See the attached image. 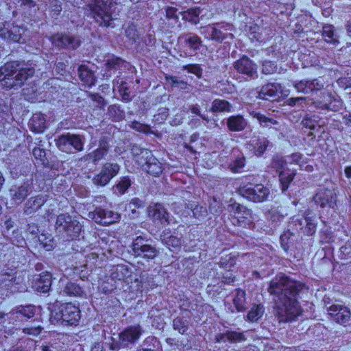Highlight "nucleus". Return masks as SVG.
I'll list each match as a JSON object with an SVG mask.
<instances>
[{"instance_id": "f257e3e1", "label": "nucleus", "mask_w": 351, "mask_h": 351, "mask_svg": "<svg viewBox=\"0 0 351 351\" xmlns=\"http://www.w3.org/2000/svg\"><path fill=\"white\" fill-rule=\"evenodd\" d=\"M304 288V284L282 274L271 280L267 291L273 296L280 322L293 321L301 314L298 295Z\"/></svg>"}, {"instance_id": "f03ea898", "label": "nucleus", "mask_w": 351, "mask_h": 351, "mask_svg": "<svg viewBox=\"0 0 351 351\" xmlns=\"http://www.w3.org/2000/svg\"><path fill=\"white\" fill-rule=\"evenodd\" d=\"M35 70L24 63L10 62L0 67V82L5 88H18L34 74Z\"/></svg>"}, {"instance_id": "7ed1b4c3", "label": "nucleus", "mask_w": 351, "mask_h": 351, "mask_svg": "<svg viewBox=\"0 0 351 351\" xmlns=\"http://www.w3.org/2000/svg\"><path fill=\"white\" fill-rule=\"evenodd\" d=\"M117 5V3L112 0H90L86 5L95 22L105 27H110L119 15Z\"/></svg>"}, {"instance_id": "20e7f679", "label": "nucleus", "mask_w": 351, "mask_h": 351, "mask_svg": "<svg viewBox=\"0 0 351 351\" xmlns=\"http://www.w3.org/2000/svg\"><path fill=\"white\" fill-rule=\"evenodd\" d=\"M81 317L79 307L71 302L53 306L51 311L49 321L53 324L76 326Z\"/></svg>"}, {"instance_id": "39448f33", "label": "nucleus", "mask_w": 351, "mask_h": 351, "mask_svg": "<svg viewBox=\"0 0 351 351\" xmlns=\"http://www.w3.org/2000/svg\"><path fill=\"white\" fill-rule=\"evenodd\" d=\"M131 152L138 165L148 174L158 176L162 172V163L154 156L150 150L134 145Z\"/></svg>"}, {"instance_id": "423d86ee", "label": "nucleus", "mask_w": 351, "mask_h": 351, "mask_svg": "<svg viewBox=\"0 0 351 351\" xmlns=\"http://www.w3.org/2000/svg\"><path fill=\"white\" fill-rule=\"evenodd\" d=\"M232 30L233 25L232 24L221 22L202 27L201 33L204 34L206 38L221 43L226 39L232 40L234 38L230 32Z\"/></svg>"}, {"instance_id": "0eeeda50", "label": "nucleus", "mask_w": 351, "mask_h": 351, "mask_svg": "<svg viewBox=\"0 0 351 351\" xmlns=\"http://www.w3.org/2000/svg\"><path fill=\"white\" fill-rule=\"evenodd\" d=\"M228 219L234 226L245 228L252 223V211L245 206L234 202L228 206Z\"/></svg>"}, {"instance_id": "6e6552de", "label": "nucleus", "mask_w": 351, "mask_h": 351, "mask_svg": "<svg viewBox=\"0 0 351 351\" xmlns=\"http://www.w3.org/2000/svg\"><path fill=\"white\" fill-rule=\"evenodd\" d=\"M84 143L85 138L83 136L70 133L62 134L56 140L58 148L66 153L82 152L84 149Z\"/></svg>"}, {"instance_id": "1a4fd4ad", "label": "nucleus", "mask_w": 351, "mask_h": 351, "mask_svg": "<svg viewBox=\"0 0 351 351\" xmlns=\"http://www.w3.org/2000/svg\"><path fill=\"white\" fill-rule=\"evenodd\" d=\"M239 193L243 197L255 203L267 201L271 195L269 187L262 184L243 186L239 189Z\"/></svg>"}, {"instance_id": "9d476101", "label": "nucleus", "mask_w": 351, "mask_h": 351, "mask_svg": "<svg viewBox=\"0 0 351 351\" xmlns=\"http://www.w3.org/2000/svg\"><path fill=\"white\" fill-rule=\"evenodd\" d=\"M232 66L246 81L254 80L258 77V65L247 56L243 55L236 60Z\"/></svg>"}, {"instance_id": "9b49d317", "label": "nucleus", "mask_w": 351, "mask_h": 351, "mask_svg": "<svg viewBox=\"0 0 351 351\" xmlns=\"http://www.w3.org/2000/svg\"><path fill=\"white\" fill-rule=\"evenodd\" d=\"M315 217L307 210L302 216L298 215L291 218L289 227H295L297 230H302L304 234L311 236L316 231Z\"/></svg>"}, {"instance_id": "f8f14e48", "label": "nucleus", "mask_w": 351, "mask_h": 351, "mask_svg": "<svg viewBox=\"0 0 351 351\" xmlns=\"http://www.w3.org/2000/svg\"><path fill=\"white\" fill-rule=\"evenodd\" d=\"M56 226L59 232L65 231L68 236L72 237L71 240H74L75 237H78L82 230L80 223L73 219L69 214L59 215L57 217Z\"/></svg>"}, {"instance_id": "ddd939ff", "label": "nucleus", "mask_w": 351, "mask_h": 351, "mask_svg": "<svg viewBox=\"0 0 351 351\" xmlns=\"http://www.w3.org/2000/svg\"><path fill=\"white\" fill-rule=\"evenodd\" d=\"M120 166L117 163L106 162L100 171L93 176L92 182L97 186H104L118 174Z\"/></svg>"}, {"instance_id": "4468645a", "label": "nucleus", "mask_w": 351, "mask_h": 351, "mask_svg": "<svg viewBox=\"0 0 351 351\" xmlns=\"http://www.w3.org/2000/svg\"><path fill=\"white\" fill-rule=\"evenodd\" d=\"M25 29L10 22L0 23V37L7 41L25 43Z\"/></svg>"}, {"instance_id": "2eb2a0df", "label": "nucleus", "mask_w": 351, "mask_h": 351, "mask_svg": "<svg viewBox=\"0 0 351 351\" xmlns=\"http://www.w3.org/2000/svg\"><path fill=\"white\" fill-rule=\"evenodd\" d=\"M88 217L102 226H108L117 222L121 218L119 213L101 207H97L93 212H89Z\"/></svg>"}, {"instance_id": "dca6fc26", "label": "nucleus", "mask_w": 351, "mask_h": 351, "mask_svg": "<svg viewBox=\"0 0 351 351\" xmlns=\"http://www.w3.org/2000/svg\"><path fill=\"white\" fill-rule=\"evenodd\" d=\"M313 106L322 110L337 112L342 108V101L330 93H322L320 97L313 100Z\"/></svg>"}, {"instance_id": "f3484780", "label": "nucleus", "mask_w": 351, "mask_h": 351, "mask_svg": "<svg viewBox=\"0 0 351 351\" xmlns=\"http://www.w3.org/2000/svg\"><path fill=\"white\" fill-rule=\"evenodd\" d=\"M328 313L334 322L344 325L348 323L351 317L348 307L339 304H334L328 308Z\"/></svg>"}, {"instance_id": "a211bd4d", "label": "nucleus", "mask_w": 351, "mask_h": 351, "mask_svg": "<svg viewBox=\"0 0 351 351\" xmlns=\"http://www.w3.org/2000/svg\"><path fill=\"white\" fill-rule=\"evenodd\" d=\"M110 149V145L108 137L102 136L99 140L98 147L83 157L84 160H90L93 163L97 164L104 159L108 154Z\"/></svg>"}, {"instance_id": "6ab92c4d", "label": "nucleus", "mask_w": 351, "mask_h": 351, "mask_svg": "<svg viewBox=\"0 0 351 351\" xmlns=\"http://www.w3.org/2000/svg\"><path fill=\"white\" fill-rule=\"evenodd\" d=\"M51 40L53 45L61 48L74 49L81 45V40L77 36L66 34H54Z\"/></svg>"}, {"instance_id": "aec40b11", "label": "nucleus", "mask_w": 351, "mask_h": 351, "mask_svg": "<svg viewBox=\"0 0 351 351\" xmlns=\"http://www.w3.org/2000/svg\"><path fill=\"white\" fill-rule=\"evenodd\" d=\"M313 201L315 204L322 208L327 206L330 208H334L336 204V194L330 189H320L313 196Z\"/></svg>"}, {"instance_id": "412c9836", "label": "nucleus", "mask_w": 351, "mask_h": 351, "mask_svg": "<svg viewBox=\"0 0 351 351\" xmlns=\"http://www.w3.org/2000/svg\"><path fill=\"white\" fill-rule=\"evenodd\" d=\"M143 333V328L139 324L127 327L119 334V339L123 347L136 341Z\"/></svg>"}, {"instance_id": "4be33fe9", "label": "nucleus", "mask_w": 351, "mask_h": 351, "mask_svg": "<svg viewBox=\"0 0 351 351\" xmlns=\"http://www.w3.org/2000/svg\"><path fill=\"white\" fill-rule=\"evenodd\" d=\"M32 182L29 181L21 185H13L10 189V197L12 200L21 203L32 193Z\"/></svg>"}, {"instance_id": "5701e85b", "label": "nucleus", "mask_w": 351, "mask_h": 351, "mask_svg": "<svg viewBox=\"0 0 351 351\" xmlns=\"http://www.w3.org/2000/svg\"><path fill=\"white\" fill-rule=\"evenodd\" d=\"M148 215L156 225L169 223V213L161 204H155L148 208Z\"/></svg>"}, {"instance_id": "b1692460", "label": "nucleus", "mask_w": 351, "mask_h": 351, "mask_svg": "<svg viewBox=\"0 0 351 351\" xmlns=\"http://www.w3.org/2000/svg\"><path fill=\"white\" fill-rule=\"evenodd\" d=\"M269 144V140L265 137L254 136L247 143V148L252 151L256 156H261L266 151Z\"/></svg>"}, {"instance_id": "393cba45", "label": "nucleus", "mask_w": 351, "mask_h": 351, "mask_svg": "<svg viewBox=\"0 0 351 351\" xmlns=\"http://www.w3.org/2000/svg\"><path fill=\"white\" fill-rule=\"evenodd\" d=\"M245 166V157L244 154L238 149H233L231 157V162L228 165V168L233 173H241Z\"/></svg>"}, {"instance_id": "a878e982", "label": "nucleus", "mask_w": 351, "mask_h": 351, "mask_svg": "<svg viewBox=\"0 0 351 351\" xmlns=\"http://www.w3.org/2000/svg\"><path fill=\"white\" fill-rule=\"evenodd\" d=\"M179 40L183 42L185 47L194 53H197L202 45L201 38L194 33L182 34L179 37Z\"/></svg>"}, {"instance_id": "bb28decb", "label": "nucleus", "mask_w": 351, "mask_h": 351, "mask_svg": "<svg viewBox=\"0 0 351 351\" xmlns=\"http://www.w3.org/2000/svg\"><path fill=\"white\" fill-rule=\"evenodd\" d=\"M223 121H226L227 128L230 132L243 131L247 125V120L241 114L230 116Z\"/></svg>"}, {"instance_id": "cd10ccee", "label": "nucleus", "mask_w": 351, "mask_h": 351, "mask_svg": "<svg viewBox=\"0 0 351 351\" xmlns=\"http://www.w3.org/2000/svg\"><path fill=\"white\" fill-rule=\"evenodd\" d=\"M51 275L49 272H43L34 284V289L39 293H47L51 285Z\"/></svg>"}, {"instance_id": "c85d7f7f", "label": "nucleus", "mask_w": 351, "mask_h": 351, "mask_svg": "<svg viewBox=\"0 0 351 351\" xmlns=\"http://www.w3.org/2000/svg\"><path fill=\"white\" fill-rule=\"evenodd\" d=\"M132 250L137 256L154 258L157 255L156 248L147 244L140 245V243H132Z\"/></svg>"}, {"instance_id": "c756f323", "label": "nucleus", "mask_w": 351, "mask_h": 351, "mask_svg": "<svg viewBox=\"0 0 351 351\" xmlns=\"http://www.w3.org/2000/svg\"><path fill=\"white\" fill-rule=\"evenodd\" d=\"M280 90L281 85L280 84L269 83L262 87L259 96L261 99L265 100L275 99Z\"/></svg>"}, {"instance_id": "7c9ffc66", "label": "nucleus", "mask_w": 351, "mask_h": 351, "mask_svg": "<svg viewBox=\"0 0 351 351\" xmlns=\"http://www.w3.org/2000/svg\"><path fill=\"white\" fill-rule=\"evenodd\" d=\"M47 197L43 194L31 197L27 202L24 213L25 215H30L38 210L47 202Z\"/></svg>"}, {"instance_id": "2f4dec72", "label": "nucleus", "mask_w": 351, "mask_h": 351, "mask_svg": "<svg viewBox=\"0 0 351 351\" xmlns=\"http://www.w3.org/2000/svg\"><path fill=\"white\" fill-rule=\"evenodd\" d=\"M322 36L324 40L332 45L337 46L339 44V36L335 32V27L330 24L323 25Z\"/></svg>"}, {"instance_id": "473e14b6", "label": "nucleus", "mask_w": 351, "mask_h": 351, "mask_svg": "<svg viewBox=\"0 0 351 351\" xmlns=\"http://www.w3.org/2000/svg\"><path fill=\"white\" fill-rule=\"evenodd\" d=\"M210 111L214 114L230 113L232 111V105L227 100L215 99L212 102Z\"/></svg>"}, {"instance_id": "72a5a7b5", "label": "nucleus", "mask_w": 351, "mask_h": 351, "mask_svg": "<svg viewBox=\"0 0 351 351\" xmlns=\"http://www.w3.org/2000/svg\"><path fill=\"white\" fill-rule=\"evenodd\" d=\"M78 75L81 81L88 87H91L95 84V77L92 71L85 65H81L78 67Z\"/></svg>"}, {"instance_id": "f704fd0d", "label": "nucleus", "mask_w": 351, "mask_h": 351, "mask_svg": "<svg viewBox=\"0 0 351 351\" xmlns=\"http://www.w3.org/2000/svg\"><path fill=\"white\" fill-rule=\"evenodd\" d=\"M130 274L131 271L126 265H117L112 267L110 277L114 280H124Z\"/></svg>"}, {"instance_id": "c9c22d12", "label": "nucleus", "mask_w": 351, "mask_h": 351, "mask_svg": "<svg viewBox=\"0 0 351 351\" xmlns=\"http://www.w3.org/2000/svg\"><path fill=\"white\" fill-rule=\"evenodd\" d=\"M296 172L293 169L284 170L279 173V180L282 193H285L293 181Z\"/></svg>"}, {"instance_id": "e433bc0d", "label": "nucleus", "mask_w": 351, "mask_h": 351, "mask_svg": "<svg viewBox=\"0 0 351 351\" xmlns=\"http://www.w3.org/2000/svg\"><path fill=\"white\" fill-rule=\"evenodd\" d=\"M251 116L255 118L258 121L260 125L263 128H271L272 125H278V122L271 117H266L265 115L260 113L259 112L252 111Z\"/></svg>"}, {"instance_id": "4c0bfd02", "label": "nucleus", "mask_w": 351, "mask_h": 351, "mask_svg": "<svg viewBox=\"0 0 351 351\" xmlns=\"http://www.w3.org/2000/svg\"><path fill=\"white\" fill-rule=\"evenodd\" d=\"M201 13L199 8L195 7L181 12L182 19L196 25L199 22V15Z\"/></svg>"}, {"instance_id": "58836bf2", "label": "nucleus", "mask_w": 351, "mask_h": 351, "mask_svg": "<svg viewBox=\"0 0 351 351\" xmlns=\"http://www.w3.org/2000/svg\"><path fill=\"white\" fill-rule=\"evenodd\" d=\"M29 125L32 130L36 133H41L46 128L45 119L41 114H34L30 119Z\"/></svg>"}, {"instance_id": "ea45409f", "label": "nucleus", "mask_w": 351, "mask_h": 351, "mask_svg": "<svg viewBox=\"0 0 351 351\" xmlns=\"http://www.w3.org/2000/svg\"><path fill=\"white\" fill-rule=\"evenodd\" d=\"M132 184V180L129 176L120 178L117 183L114 186V193L119 195H123Z\"/></svg>"}, {"instance_id": "a19ab883", "label": "nucleus", "mask_w": 351, "mask_h": 351, "mask_svg": "<svg viewBox=\"0 0 351 351\" xmlns=\"http://www.w3.org/2000/svg\"><path fill=\"white\" fill-rule=\"evenodd\" d=\"M233 304L239 312L245 309V292L241 289H237L234 295Z\"/></svg>"}, {"instance_id": "79ce46f5", "label": "nucleus", "mask_w": 351, "mask_h": 351, "mask_svg": "<svg viewBox=\"0 0 351 351\" xmlns=\"http://www.w3.org/2000/svg\"><path fill=\"white\" fill-rule=\"evenodd\" d=\"M35 306L29 305V306H21L19 307L15 313L16 318L21 319H29L32 317L35 314Z\"/></svg>"}, {"instance_id": "37998d69", "label": "nucleus", "mask_w": 351, "mask_h": 351, "mask_svg": "<svg viewBox=\"0 0 351 351\" xmlns=\"http://www.w3.org/2000/svg\"><path fill=\"white\" fill-rule=\"evenodd\" d=\"M141 348L147 351H158L160 348V343L156 337L149 336L143 341Z\"/></svg>"}, {"instance_id": "c03bdc74", "label": "nucleus", "mask_w": 351, "mask_h": 351, "mask_svg": "<svg viewBox=\"0 0 351 351\" xmlns=\"http://www.w3.org/2000/svg\"><path fill=\"white\" fill-rule=\"evenodd\" d=\"M82 292L81 287L73 282H67L61 291L62 295L69 296L80 295Z\"/></svg>"}, {"instance_id": "a18cd8bd", "label": "nucleus", "mask_w": 351, "mask_h": 351, "mask_svg": "<svg viewBox=\"0 0 351 351\" xmlns=\"http://www.w3.org/2000/svg\"><path fill=\"white\" fill-rule=\"evenodd\" d=\"M109 117L114 121H119L125 117V112L117 104L111 105L108 108Z\"/></svg>"}, {"instance_id": "49530a36", "label": "nucleus", "mask_w": 351, "mask_h": 351, "mask_svg": "<svg viewBox=\"0 0 351 351\" xmlns=\"http://www.w3.org/2000/svg\"><path fill=\"white\" fill-rule=\"evenodd\" d=\"M264 313V306L262 304H254L250 310L247 318V320L254 322L260 319Z\"/></svg>"}, {"instance_id": "de8ad7c7", "label": "nucleus", "mask_w": 351, "mask_h": 351, "mask_svg": "<svg viewBox=\"0 0 351 351\" xmlns=\"http://www.w3.org/2000/svg\"><path fill=\"white\" fill-rule=\"evenodd\" d=\"M285 217V215L279 207L271 208L266 213V218L272 223L280 222Z\"/></svg>"}, {"instance_id": "09e8293b", "label": "nucleus", "mask_w": 351, "mask_h": 351, "mask_svg": "<svg viewBox=\"0 0 351 351\" xmlns=\"http://www.w3.org/2000/svg\"><path fill=\"white\" fill-rule=\"evenodd\" d=\"M173 328L184 335L189 328V321L183 317H177L173 320Z\"/></svg>"}, {"instance_id": "8fccbe9b", "label": "nucleus", "mask_w": 351, "mask_h": 351, "mask_svg": "<svg viewBox=\"0 0 351 351\" xmlns=\"http://www.w3.org/2000/svg\"><path fill=\"white\" fill-rule=\"evenodd\" d=\"M165 81L167 84L171 85L172 88H176L180 90H185L188 87V84L186 82L176 76L166 75Z\"/></svg>"}, {"instance_id": "3c124183", "label": "nucleus", "mask_w": 351, "mask_h": 351, "mask_svg": "<svg viewBox=\"0 0 351 351\" xmlns=\"http://www.w3.org/2000/svg\"><path fill=\"white\" fill-rule=\"evenodd\" d=\"M236 264V256L230 254L221 258L219 265L221 267L230 269Z\"/></svg>"}, {"instance_id": "603ef678", "label": "nucleus", "mask_w": 351, "mask_h": 351, "mask_svg": "<svg viewBox=\"0 0 351 351\" xmlns=\"http://www.w3.org/2000/svg\"><path fill=\"white\" fill-rule=\"evenodd\" d=\"M228 340L231 343H240L245 341L244 332H239L232 330H227Z\"/></svg>"}, {"instance_id": "864d4df0", "label": "nucleus", "mask_w": 351, "mask_h": 351, "mask_svg": "<svg viewBox=\"0 0 351 351\" xmlns=\"http://www.w3.org/2000/svg\"><path fill=\"white\" fill-rule=\"evenodd\" d=\"M271 166L278 174L284 170H289L287 167V162L282 158L276 157L272 160Z\"/></svg>"}, {"instance_id": "5fc2aeb1", "label": "nucleus", "mask_w": 351, "mask_h": 351, "mask_svg": "<svg viewBox=\"0 0 351 351\" xmlns=\"http://www.w3.org/2000/svg\"><path fill=\"white\" fill-rule=\"evenodd\" d=\"M319 117L316 115H306L302 121V124L304 128L314 130L318 123Z\"/></svg>"}, {"instance_id": "6e6d98bb", "label": "nucleus", "mask_w": 351, "mask_h": 351, "mask_svg": "<svg viewBox=\"0 0 351 351\" xmlns=\"http://www.w3.org/2000/svg\"><path fill=\"white\" fill-rule=\"evenodd\" d=\"M125 61L118 57H112L106 62V65L108 69H118L123 66Z\"/></svg>"}, {"instance_id": "4d7b16f0", "label": "nucleus", "mask_w": 351, "mask_h": 351, "mask_svg": "<svg viewBox=\"0 0 351 351\" xmlns=\"http://www.w3.org/2000/svg\"><path fill=\"white\" fill-rule=\"evenodd\" d=\"M277 70V65L274 62L264 60L262 63V73L265 75L274 73Z\"/></svg>"}, {"instance_id": "13d9d810", "label": "nucleus", "mask_w": 351, "mask_h": 351, "mask_svg": "<svg viewBox=\"0 0 351 351\" xmlns=\"http://www.w3.org/2000/svg\"><path fill=\"white\" fill-rule=\"evenodd\" d=\"M293 86L298 93L304 94L311 93V89L309 88V80H301L294 82Z\"/></svg>"}, {"instance_id": "bf43d9fd", "label": "nucleus", "mask_w": 351, "mask_h": 351, "mask_svg": "<svg viewBox=\"0 0 351 351\" xmlns=\"http://www.w3.org/2000/svg\"><path fill=\"white\" fill-rule=\"evenodd\" d=\"M324 87V81L320 78L309 80V88L311 89V93H317V91L322 90Z\"/></svg>"}, {"instance_id": "052dcab7", "label": "nucleus", "mask_w": 351, "mask_h": 351, "mask_svg": "<svg viewBox=\"0 0 351 351\" xmlns=\"http://www.w3.org/2000/svg\"><path fill=\"white\" fill-rule=\"evenodd\" d=\"M118 90L120 93L123 101L127 102L131 101L130 91L129 88L127 87L125 82L123 80L121 81L120 86L118 87Z\"/></svg>"}, {"instance_id": "680f3d73", "label": "nucleus", "mask_w": 351, "mask_h": 351, "mask_svg": "<svg viewBox=\"0 0 351 351\" xmlns=\"http://www.w3.org/2000/svg\"><path fill=\"white\" fill-rule=\"evenodd\" d=\"M166 17L171 21V24L174 25L178 22L179 17L177 14L178 9L174 7H167L165 10Z\"/></svg>"}, {"instance_id": "e2e57ef3", "label": "nucleus", "mask_w": 351, "mask_h": 351, "mask_svg": "<svg viewBox=\"0 0 351 351\" xmlns=\"http://www.w3.org/2000/svg\"><path fill=\"white\" fill-rule=\"evenodd\" d=\"M184 71H186L188 73H193L197 77L200 78L202 75V69L200 67L199 64H190L184 66L183 67Z\"/></svg>"}, {"instance_id": "0e129e2a", "label": "nucleus", "mask_w": 351, "mask_h": 351, "mask_svg": "<svg viewBox=\"0 0 351 351\" xmlns=\"http://www.w3.org/2000/svg\"><path fill=\"white\" fill-rule=\"evenodd\" d=\"M145 206V203L142 199L134 197L132 198L129 204L127 205L126 209H134V208H143Z\"/></svg>"}, {"instance_id": "69168bd1", "label": "nucleus", "mask_w": 351, "mask_h": 351, "mask_svg": "<svg viewBox=\"0 0 351 351\" xmlns=\"http://www.w3.org/2000/svg\"><path fill=\"white\" fill-rule=\"evenodd\" d=\"M306 101L304 97H290L286 100V104L290 106H302V104Z\"/></svg>"}, {"instance_id": "338daca9", "label": "nucleus", "mask_w": 351, "mask_h": 351, "mask_svg": "<svg viewBox=\"0 0 351 351\" xmlns=\"http://www.w3.org/2000/svg\"><path fill=\"white\" fill-rule=\"evenodd\" d=\"M49 10L55 15H58L62 11V5L58 0H50Z\"/></svg>"}, {"instance_id": "774afa93", "label": "nucleus", "mask_w": 351, "mask_h": 351, "mask_svg": "<svg viewBox=\"0 0 351 351\" xmlns=\"http://www.w3.org/2000/svg\"><path fill=\"white\" fill-rule=\"evenodd\" d=\"M42 328L40 326H32L25 327L23 329V332L27 335L37 336L41 332Z\"/></svg>"}]
</instances>
